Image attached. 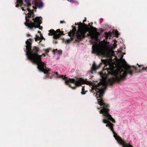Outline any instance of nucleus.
I'll return each mask as SVG.
<instances>
[{
    "label": "nucleus",
    "instance_id": "nucleus-1",
    "mask_svg": "<svg viewBox=\"0 0 147 147\" xmlns=\"http://www.w3.org/2000/svg\"><path fill=\"white\" fill-rule=\"evenodd\" d=\"M105 65L102 72L100 73L101 77V81L97 84L92 86V89L96 92V97L97 99L99 104L103 106V108L100 111V113H102L104 118L103 123H107L106 126L109 127L113 132L114 137L118 142H119V138L114 131L113 124L109 120L114 122V119L109 113V109H108V105L105 103L101 99L104 91L108 84L111 85L113 82H118L119 80V65L115 63H104Z\"/></svg>",
    "mask_w": 147,
    "mask_h": 147
},
{
    "label": "nucleus",
    "instance_id": "nucleus-2",
    "mask_svg": "<svg viewBox=\"0 0 147 147\" xmlns=\"http://www.w3.org/2000/svg\"><path fill=\"white\" fill-rule=\"evenodd\" d=\"M23 0H17V4L16 7H18L19 6L21 7V9L23 11L27 10L25 13L26 14V22L25 23V25L28 26L30 29L33 28H39L40 29H41L42 27H41L40 24L42 23V18L40 17H37L35 19H33V22L30 21L28 18L31 17L33 14L34 9H36V6L41 7L42 6V2L40 0H35L32 3L33 5L30 3L29 0H25L26 3L24 4L23 3Z\"/></svg>",
    "mask_w": 147,
    "mask_h": 147
},
{
    "label": "nucleus",
    "instance_id": "nucleus-3",
    "mask_svg": "<svg viewBox=\"0 0 147 147\" xmlns=\"http://www.w3.org/2000/svg\"><path fill=\"white\" fill-rule=\"evenodd\" d=\"M125 47H120V81L124 80L126 78L127 74L132 76L137 72H142V71H147V67H144L143 65H137L140 68H137L134 66H130L127 64L124 59L123 58V56L125 54Z\"/></svg>",
    "mask_w": 147,
    "mask_h": 147
},
{
    "label": "nucleus",
    "instance_id": "nucleus-4",
    "mask_svg": "<svg viewBox=\"0 0 147 147\" xmlns=\"http://www.w3.org/2000/svg\"><path fill=\"white\" fill-rule=\"evenodd\" d=\"M78 29L76 33H75L76 28L74 27L72 30L68 33V35L71 37L70 39H67L65 40V43H68L71 41L73 38H76V40H79L82 39L84 37L85 34L88 32L87 36H90L92 39H94L95 41H97L98 36L99 33L96 31V28L92 26L90 28L87 26H84L82 24H78Z\"/></svg>",
    "mask_w": 147,
    "mask_h": 147
},
{
    "label": "nucleus",
    "instance_id": "nucleus-5",
    "mask_svg": "<svg viewBox=\"0 0 147 147\" xmlns=\"http://www.w3.org/2000/svg\"><path fill=\"white\" fill-rule=\"evenodd\" d=\"M26 55L28 59L31 60L38 65V69L43 72L44 74H49L50 70L47 68L44 63L41 60V56L38 55V50L36 47H34L32 50L31 49V40L29 39L26 41Z\"/></svg>",
    "mask_w": 147,
    "mask_h": 147
},
{
    "label": "nucleus",
    "instance_id": "nucleus-6",
    "mask_svg": "<svg viewBox=\"0 0 147 147\" xmlns=\"http://www.w3.org/2000/svg\"><path fill=\"white\" fill-rule=\"evenodd\" d=\"M59 77L64 80L66 84H68L72 88H75L77 86H80L83 84H90V82L89 81L81 78H77L75 80L74 79L68 78L63 76H61Z\"/></svg>",
    "mask_w": 147,
    "mask_h": 147
},
{
    "label": "nucleus",
    "instance_id": "nucleus-7",
    "mask_svg": "<svg viewBox=\"0 0 147 147\" xmlns=\"http://www.w3.org/2000/svg\"><path fill=\"white\" fill-rule=\"evenodd\" d=\"M92 53L98 55H105L108 50V47L105 42L102 41L99 44H94L92 47Z\"/></svg>",
    "mask_w": 147,
    "mask_h": 147
},
{
    "label": "nucleus",
    "instance_id": "nucleus-8",
    "mask_svg": "<svg viewBox=\"0 0 147 147\" xmlns=\"http://www.w3.org/2000/svg\"><path fill=\"white\" fill-rule=\"evenodd\" d=\"M49 35H53V38L55 39L58 38L59 37L63 34V32L60 31L59 29L55 31L53 30H49Z\"/></svg>",
    "mask_w": 147,
    "mask_h": 147
},
{
    "label": "nucleus",
    "instance_id": "nucleus-9",
    "mask_svg": "<svg viewBox=\"0 0 147 147\" xmlns=\"http://www.w3.org/2000/svg\"><path fill=\"white\" fill-rule=\"evenodd\" d=\"M120 145H122L123 147H133L130 144H128L120 137Z\"/></svg>",
    "mask_w": 147,
    "mask_h": 147
},
{
    "label": "nucleus",
    "instance_id": "nucleus-10",
    "mask_svg": "<svg viewBox=\"0 0 147 147\" xmlns=\"http://www.w3.org/2000/svg\"><path fill=\"white\" fill-rule=\"evenodd\" d=\"M38 32L39 33L40 36L36 35V37L35 38V40L37 42L39 40L40 41L39 42H40V41L44 39V38L43 36L42 35V34L40 33V31H38Z\"/></svg>",
    "mask_w": 147,
    "mask_h": 147
},
{
    "label": "nucleus",
    "instance_id": "nucleus-11",
    "mask_svg": "<svg viewBox=\"0 0 147 147\" xmlns=\"http://www.w3.org/2000/svg\"><path fill=\"white\" fill-rule=\"evenodd\" d=\"M99 66H96L94 62L93 63L92 67V70L95 71L97 69L99 68Z\"/></svg>",
    "mask_w": 147,
    "mask_h": 147
},
{
    "label": "nucleus",
    "instance_id": "nucleus-12",
    "mask_svg": "<svg viewBox=\"0 0 147 147\" xmlns=\"http://www.w3.org/2000/svg\"><path fill=\"white\" fill-rule=\"evenodd\" d=\"M54 52L55 54L60 55L62 53V51L61 50H58L57 49L55 50L54 51Z\"/></svg>",
    "mask_w": 147,
    "mask_h": 147
},
{
    "label": "nucleus",
    "instance_id": "nucleus-13",
    "mask_svg": "<svg viewBox=\"0 0 147 147\" xmlns=\"http://www.w3.org/2000/svg\"><path fill=\"white\" fill-rule=\"evenodd\" d=\"M105 34L106 36L108 38L109 37V38H110V37H111V34L110 32L107 33Z\"/></svg>",
    "mask_w": 147,
    "mask_h": 147
},
{
    "label": "nucleus",
    "instance_id": "nucleus-14",
    "mask_svg": "<svg viewBox=\"0 0 147 147\" xmlns=\"http://www.w3.org/2000/svg\"><path fill=\"white\" fill-rule=\"evenodd\" d=\"M84 87L82 88V91L81 92V93L82 94H85V92H84L83 91L84 90Z\"/></svg>",
    "mask_w": 147,
    "mask_h": 147
},
{
    "label": "nucleus",
    "instance_id": "nucleus-15",
    "mask_svg": "<svg viewBox=\"0 0 147 147\" xmlns=\"http://www.w3.org/2000/svg\"><path fill=\"white\" fill-rule=\"evenodd\" d=\"M49 52V50L48 49H46L45 50V53H47Z\"/></svg>",
    "mask_w": 147,
    "mask_h": 147
},
{
    "label": "nucleus",
    "instance_id": "nucleus-16",
    "mask_svg": "<svg viewBox=\"0 0 147 147\" xmlns=\"http://www.w3.org/2000/svg\"><path fill=\"white\" fill-rule=\"evenodd\" d=\"M42 56H44V57H45V54H43L42 55Z\"/></svg>",
    "mask_w": 147,
    "mask_h": 147
},
{
    "label": "nucleus",
    "instance_id": "nucleus-17",
    "mask_svg": "<svg viewBox=\"0 0 147 147\" xmlns=\"http://www.w3.org/2000/svg\"><path fill=\"white\" fill-rule=\"evenodd\" d=\"M60 23H63V22L62 21H60Z\"/></svg>",
    "mask_w": 147,
    "mask_h": 147
},
{
    "label": "nucleus",
    "instance_id": "nucleus-18",
    "mask_svg": "<svg viewBox=\"0 0 147 147\" xmlns=\"http://www.w3.org/2000/svg\"><path fill=\"white\" fill-rule=\"evenodd\" d=\"M85 20L84 21V22H85Z\"/></svg>",
    "mask_w": 147,
    "mask_h": 147
}]
</instances>
